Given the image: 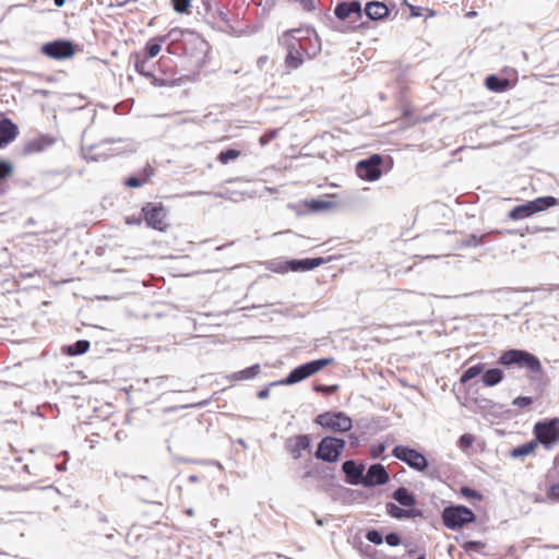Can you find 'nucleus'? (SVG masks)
<instances>
[{
  "label": "nucleus",
  "instance_id": "nucleus-1",
  "mask_svg": "<svg viewBox=\"0 0 559 559\" xmlns=\"http://www.w3.org/2000/svg\"><path fill=\"white\" fill-rule=\"evenodd\" d=\"M499 364L506 367L518 366L525 368L532 378H539L543 374L540 360L533 354L522 349H509L501 354Z\"/></svg>",
  "mask_w": 559,
  "mask_h": 559
},
{
  "label": "nucleus",
  "instance_id": "nucleus-2",
  "mask_svg": "<svg viewBox=\"0 0 559 559\" xmlns=\"http://www.w3.org/2000/svg\"><path fill=\"white\" fill-rule=\"evenodd\" d=\"M141 213L147 227L160 233L169 228L168 210L162 202H147Z\"/></svg>",
  "mask_w": 559,
  "mask_h": 559
},
{
  "label": "nucleus",
  "instance_id": "nucleus-3",
  "mask_svg": "<svg viewBox=\"0 0 559 559\" xmlns=\"http://www.w3.org/2000/svg\"><path fill=\"white\" fill-rule=\"evenodd\" d=\"M557 199L554 197H539L535 200L527 201L524 204L518 205L513 207L509 214L508 217L512 221H520L527 217H531L532 215L543 212L549 207H552L557 205Z\"/></svg>",
  "mask_w": 559,
  "mask_h": 559
},
{
  "label": "nucleus",
  "instance_id": "nucleus-4",
  "mask_svg": "<svg viewBox=\"0 0 559 559\" xmlns=\"http://www.w3.org/2000/svg\"><path fill=\"white\" fill-rule=\"evenodd\" d=\"M442 522L450 530L461 528L476 520L475 513L464 506H451L443 509Z\"/></svg>",
  "mask_w": 559,
  "mask_h": 559
},
{
  "label": "nucleus",
  "instance_id": "nucleus-5",
  "mask_svg": "<svg viewBox=\"0 0 559 559\" xmlns=\"http://www.w3.org/2000/svg\"><path fill=\"white\" fill-rule=\"evenodd\" d=\"M334 362V358L332 357H324L321 359L312 360L307 364H304L301 366L296 367L293 369L285 380L282 381L283 384H295L297 382H300L317 372L321 371L323 368L332 365Z\"/></svg>",
  "mask_w": 559,
  "mask_h": 559
},
{
  "label": "nucleus",
  "instance_id": "nucleus-6",
  "mask_svg": "<svg viewBox=\"0 0 559 559\" xmlns=\"http://www.w3.org/2000/svg\"><path fill=\"white\" fill-rule=\"evenodd\" d=\"M314 423L325 430L333 432H347L353 427V420L343 412H325L319 414Z\"/></svg>",
  "mask_w": 559,
  "mask_h": 559
},
{
  "label": "nucleus",
  "instance_id": "nucleus-7",
  "mask_svg": "<svg viewBox=\"0 0 559 559\" xmlns=\"http://www.w3.org/2000/svg\"><path fill=\"white\" fill-rule=\"evenodd\" d=\"M533 431L536 438L535 441L550 449L559 442V418L538 421L535 424Z\"/></svg>",
  "mask_w": 559,
  "mask_h": 559
},
{
  "label": "nucleus",
  "instance_id": "nucleus-8",
  "mask_svg": "<svg viewBox=\"0 0 559 559\" xmlns=\"http://www.w3.org/2000/svg\"><path fill=\"white\" fill-rule=\"evenodd\" d=\"M280 43L287 49L285 57V67L288 70L298 69L305 61V49L301 44L293 36V32H285L280 38Z\"/></svg>",
  "mask_w": 559,
  "mask_h": 559
},
{
  "label": "nucleus",
  "instance_id": "nucleus-9",
  "mask_svg": "<svg viewBox=\"0 0 559 559\" xmlns=\"http://www.w3.org/2000/svg\"><path fill=\"white\" fill-rule=\"evenodd\" d=\"M345 441L335 437H324L318 445L316 457L334 463L338 460L345 449Z\"/></svg>",
  "mask_w": 559,
  "mask_h": 559
},
{
  "label": "nucleus",
  "instance_id": "nucleus-10",
  "mask_svg": "<svg viewBox=\"0 0 559 559\" xmlns=\"http://www.w3.org/2000/svg\"><path fill=\"white\" fill-rule=\"evenodd\" d=\"M392 454L397 460L406 463L411 468L418 472H424L428 466L426 456L415 449L405 445H396L393 449Z\"/></svg>",
  "mask_w": 559,
  "mask_h": 559
},
{
  "label": "nucleus",
  "instance_id": "nucleus-11",
  "mask_svg": "<svg viewBox=\"0 0 559 559\" xmlns=\"http://www.w3.org/2000/svg\"><path fill=\"white\" fill-rule=\"evenodd\" d=\"M382 157L379 154H373L367 159L357 163L356 173L359 178L367 181H376L381 175Z\"/></svg>",
  "mask_w": 559,
  "mask_h": 559
},
{
  "label": "nucleus",
  "instance_id": "nucleus-12",
  "mask_svg": "<svg viewBox=\"0 0 559 559\" xmlns=\"http://www.w3.org/2000/svg\"><path fill=\"white\" fill-rule=\"evenodd\" d=\"M41 52L55 60L72 58L75 55V47L69 40L58 39L43 45Z\"/></svg>",
  "mask_w": 559,
  "mask_h": 559
},
{
  "label": "nucleus",
  "instance_id": "nucleus-13",
  "mask_svg": "<svg viewBox=\"0 0 559 559\" xmlns=\"http://www.w3.org/2000/svg\"><path fill=\"white\" fill-rule=\"evenodd\" d=\"M329 261H331V258H328V259L307 258V259H302V260H290V261H286L284 264H282L277 271L283 272V273L289 272V271L305 272V271L313 270L314 267H318Z\"/></svg>",
  "mask_w": 559,
  "mask_h": 559
},
{
  "label": "nucleus",
  "instance_id": "nucleus-14",
  "mask_svg": "<svg viewBox=\"0 0 559 559\" xmlns=\"http://www.w3.org/2000/svg\"><path fill=\"white\" fill-rule=\"evenodd\" d=\"M158 67L163 71V76L154 78L153 83L159 86H174L178 83L179 79L176 78L174 61L167 57H160Z\"/></svg>",
  "mask_w": 559,
  "mask_h": 559
},
{
  "label": "nucleus",
  "instance_id": "nucleus-15",
  "mask_svg": "<svg viewBox=\"0 0 559 559\" xmlns=\"http://www.w3.org/2000/svg\"><path fill=\"white\" fill-rule=\"evenodd\" d=\"M285 448L295 460H298L304 451L310 452L311 438L308 435L293 436L286 440Z\"/></svg>",
  "mask_w": 559,
  "mask_h": 559
},
{
  "label": "nucleus",
  "instance_id": "nucleus-16",
  "mask_svg": "<svg viewBox=\"0 0 559 559\" xmlns=\"http://www.w3.org/2000/svg\"><path fill=\"white\" fill-rule=\"evenodd\" d=\"M19 134L17 126L9 118H3L0 120V148L5 147Z\"/></svg>",
  "mask_w": 559,
  "mask_h": 559
},
{
  "label": "nucleus",
  "instance_id": "nucleus-17",
  "mask_svg": "<svg viewBox=\"0 0 559 559\" xmlns=\"http://www.w3.org/2000/svg\"><path fill=\"white\" fill-rule=\"evenodd\" d=\"M389 481V474L381 464H373L369 467L364 483L367 486L384 485Z\"/></svg>",
  "mask_w": 559,
  "mask_h": 559
},
{
  "label": "nucleus",
  "instance_id": "nucleus-18",
  "mask_svg": "<svg viewBox=\"0 0 559 559\" xmlns=\"http://www.w3.org/2000/svg\"><path fill=\"white\" fill-rule=\"evenodd\" d=\"M334 13L337 19L346 20L352 14H356L358 19L361 17V5L358 1L343 2L336 5Z\"/></svg>",
  "mask_w": 559,
  "mask_h": 559
},
{
  "label": "nucleus",
  "instance_id": "nucleus-19",
  "mask_svg": "<svg viewBox=\"0 0 559 559\" xmlns=\"http://www.w3.org/2000/svg\"><path fill=\"white\" fill-rule=\"evenodd\" d=\"M53 140L46 135H40L26 142L23 146V153L25 155L40 153L52 145Z\"/></svg>",
  "mask_w": 559,
  "mask_h": 559
},
{
  "label": "nucleus",
  "instance_id": "nucleus-20",
  "mask_svg": "<svg viewBox=\"0 0 559 559\" xmlns=\"http://www.w3.org/2000/svg\"><path fill=\"white\" fill-rule=\"evenodd\" d=\"M334 198V194H330L326 195L325 199H312L310 201H306L305 205L311 212L328 211L336 207V202L332 200Z\"/></svg>",
  "mask_w": 559,
  "mask_h": 559
},
{
  "label": "nucleus",
  "instance_id": "nucleus-21",
  "mask_svg": "<svg viewBox=\"0 0 559 559\" xmlns=\"http://www.w3.org/2000/svg\"><path fill=\"white\" fill-rule=\"evenodd\" d=\"M342 468L349 484L356 485L359 483L364 471L361 465H357L356 462L349 460L343 463Z\"/></svg>",
  "mask_w": 559,
  "mask_h": 559
},
{
  "label": "nucleus",
  "instance_id": "nucleus-22",
  "mask_svg": "<svg viewBox=\"0 0 559 559\" xmlns=\"http://www.w3.org/2000/svg\"><path fill=\"white\" fill-rule=\"evenodd\" d=\"M366 14L371 20H381L388 16L389 9L388 7L378 1L368 2L365 8Z\"/></svg>",
  "mask_w": 559,
  "mask_h": 559
},
{
  "label": "nucleus",
  "instance_id": "nucleus-23",
  "mask_svg": "<svg viewBox=\"0 0 559 559\" xmlns=\"http://www.w3.org/2000/svg\"><path fill=\"white\" fill-rule=\"evenodd\" d=\"M261 372L259 364L252 365L251 367L245 368L240 371L234 372L227 377L229 381L239 382L255 378Z\"/></svg>",
  "mask_w": 559,
  "mask_h": 559
},
{
  "label": "nucleus",
  "instance_id": "nucleus-24",
  "mask_svg": "<svg viewBox=\"0 0 559 559\" xmlns=\"http://www.w3.org/2000/svg\"><path fill=\"white\" fill-rule=\"evenodd\" d=\"M504 378V373L499 368H491L484 370L481 381L485 386H495L499 384Z\"/></svg>",
  "mask_w": 559,
  "mask_h": 559
},
{
  "label": "nucleus",
  "instance_id": "nucleus-25",
  "mask_svg": "<svg viewBox=\"0 0 559 559\" xmlns=\"http://www.w3.org/2000/svg\"><path fill=\"white\" fill-rule=\"evenodd\" d=\"M485 86L496 93L504 92L510 86V81L508 79H500L497 75H489L485 80Z\"/></svg>",
  "mask_w": 559,
  "mask_h": 559
},
{
  "label": "nucleus",
  "instance_id": "nucleus-26",
  "mask_svg": "<svg viewBox=\"0 0 559 559\" xmlns=\"http://www.w3.org/2000/svg\"><path fill=\"white\" fill-rule=\"evenodd\" d=\"M134 58V68L136 72L145 78H155L147 68V61L150 58H147L145 55L141 52H136L133 55Z\"/></svg>",
  "mask_w": 559,
  "mask_h": 559
},
{
  "label": "nucleus",
  "instance_id": "nucleus-27",
  "mask_svg": "<svg viewBox=\"0 0 559 559\" xmlns=\"http://www.w3.org/2000/svg\"><path fill=\"white\" fill-rule=\"evenodd\" d=\"M393 498L404 507H413L416 503L414 496L404 487L397 488L393 493Z\"/></svg>",
  "mask_w": 559,
  "mask_h": 559
},
{
  "label": "nucleus",
  "instance_id": "nucleus-28",
  "mask_svg": "<svg viewBox=\"0 0 559 559\" xmlns=\"http://www.w3.org/2000/svg\"><path fill=\"white\" fill-rule=\"evenodd\" d=\"M165 40V37H155L150 39L144 48L143 55L147 58L156 57L162 50V43Z\"/></svg>",
  "mask_w": 559,
  "mask_h": 559
},
{
  "label": "nucleus",
  "instance_id": "nucleus-29",
  "mask_svg": "<svg viewBox=\"0 0 559 559\" xmlns=\"http://www.w3.org/2000/svg\"><path fill=\"white\" fill-rule=\"evenodd\" d=\"M537 448V442L532 440L527 443L521 444L514 449L511 450L510 456L511 457H521V456H527L535 452Z\"/></svg>",
  "mask_w": 559,
  "mask_h": 559
},
{
  "label": "nucleus",
  "instance_id": "nucleus-30",
  "mask_svg": "<svg viewBox=\"0 0 559 559\" xmlns=\"http://www.w3.org/2000/svg\"><path fill=\"white\" fill-rule=\"evenodd\" d=\"M485 370V364H477L464 371V373L460 378L461 384H466L472 379L476 378L477 376L481 374Z\"/></svg>",
  "mask_w": 559,
  "mask_h": 559
},
{
  "label": "nucleus",
  "instance_id": "nucleus-31",
  "mask_svg": "<svg viewBox=\"0 0 559 559\" xmlns=\"http://www.w3.org/2000/svg\"><path fill=\"white\" fill-rule=\"evenodd\" d=\"M241 151L239 150H236V148H228V150H225V151H222L216 159L219 164L222 165H227L229 164L230 162H234L236 160L237 158H239L241 156Z\"/></svg>",
  "mask_w": 559,
  "mask_h": 559
},
{
  "label": "nucleus",
  "instance_id": "nucleus-32",
  "mask_svg": "<svg viewBox=\"0 0 559 559\" xmlns=\"http://www.w3.org/2000/svg\"><path fill=\"white\" fill-rule=\"evenodd\" d=\"M386 512L395 519H403V518H411L415 515L414 510H404L397 507L394 503H388L386 504Z\"/></svg>",
  "mask_w": 559,
  "mask_h": 559
},
{
  "label": "nucleus",
  "instance_id": "nucleus-33",
  "mask_svg": "<svg viewBox=\"0 0 559 559\" xmlns=\"http://www.w3.org/2000/svg\"><path fill=\"white\" fill-rule=\"evenodd\" d=\"M462 548L465 552L472 554V552H483L486 548V544L479 540H468L464 542L462 544Z\"/></svg>",
  "mask_w": 559,
  "mask_h": 559
},
{
  "label": "nucleus",
  "instance_id": "nucleus-34",
  "mask_svg": "<svg viewBox=\"0 0 559 559\" xmlns=\"http://www.w3.org/2000/svg\"><path fill=\"white\" fill-rule=\"evenodd\" d=\"M90 342L85 340H80L75 342L73 345L69 346L68 353L70 355H81L88 350Z\"/></svg>",
  "mask_w": 559,
  "mask_h": 559
},
{
  "label": "nucleus",
  "instance_id": "nucleus-35",
  "mask_svg": "<svg viewBox=\"0 0 559 559\" xmlns=\"http://www.w3.org/2000/svg\"><path fill=\"white\" fill-rule=\"evenodd\" d=\"M281 129L266 130L260 138L259 143L261 146L267 145L270 142L275 140L280 134Z\"/></svg>",
  "mask_w": 559,
  "mask_h": 559
},
{
  "label": "nucleus",
  "instance_id": "nucleus-36",
  "mask_svg": "<svg viewBox=\"0 0 559 559\" xmlns=\"http://www.w3.org/2000/svg\"><path fill=\"white\" fill-rule=\"evenodd\" d=\"M13 170L14 168L11 162L0 159V180L12 176Z\"/></svg>",
  "mask_w": 559,
  "mask_h": 559
},
{
  "label": "nucleus",
  "instance_id": "nucleus-37",
  "mask_svg": "<svg viewBox=\"0 0 559 559\" xmlns=\"http://www.w3.org/2000/svg\"><path fill=\"white\" fill-rule=\"evenodd\" d=\"M174 10L178 13H186L190 8V0H171Z\"/></svg>",
  "mask_w": 559,
  "mask_h": 559
},
{
  "label": "nucleus",
  "instance_id": "nucleus-38",
  "mask_svg": "<svg viewBox=\"0 0 559 559\" xmlns=\"http://www.w3.org/2000/svg\"><path fill=\"white\" fill-rule=\"evenodd\" d=\"M475 441V437L469 433L462 435L459 439V447L462 450H467Z\"/></svg>",
  "mask_w": 559,
  "mask_h": 559
},
{
  "label": "nucleus",
  "instance_id": "nucleus-39",
  "mask_svg": "<svg viewBox=\"0 0 559 559\" xmlns=\"http://www.w3.org/2000/svg\"><path fill=\"white\" fill-rule=\"evenodd\" d=\"M145 183H147V179L142 178L141 176L140 177H129L126 180V186L129 188H139Z\"/></svg>",
  "mask_w": 559,
  "mask_h": 559
},
{
  "label": "nucleus",
  "instance_id": "nucleus-40",
  "mask_svg": "<svg viewBox=\"0 0 559 559\" xmlns=\"http://www.w3.org/2000/svg\"><path fill=\"white\" fill-rule=\"evenodd\" d=\"M461 495L467 499H477V500H480L481 499V495L469 488V487H462L461 490H460Z\"/></svg>",
  "mask_w": 559,
  "mask_h": 559
},
{
  "label": "nucleus",
  "instance_id": "nucleus-41",
  "mask_svg": "<svg viewBox=\"0 0 559 559\" xmlns=\"http://www.w3.org/2000/svg\"><path fill=\"white\" fill-rule=\"evenodd\" d=\"M512 404L520 408L527 407L533 404V399L530 396H518L513 400Z\"/></svg>",
  "mask_w": 559,
  "mask_h": 559
},
{
  "label": "nucleus",
  "instance_id": "nucleus-42",
  "mask_svg": "<svg viewBox=\"0 0 559 559\" xmlns=\"http://www.w3.org/2000/svg\"><path fill=\"white\" fill-rule=\"evenodd\" d=\"M366 538L376 545H380L383 542L382 535L376 530L368 531Z\"/></svg>",
  "mask_w": 559,
  "mask_h": 559
},
{
  "label": "nucleus",
  "instance_id": "nucleus-43",
  "mask_svg": "<svg viewBox=\"0 0 559 559\" xmlns=\"http://www.w3.org/2000/svg\"><path fill=\"white\" fill-rule=\"evenodd\" d=\"M316 392L325 393V394H333L338 390V385H316L314 388Z\"/></svg>",
  "mask_w": 559,
  "mask_h": 559
},
{
  "label": "nucleus",
  "instance_id": "nucleus-44",
  "mask_svg": "<svg viewBox=\"0 0 559 559\" xmlns=\"http://www.w3.org/2000/svg\"><path fill=\"white\" fill-rule=\"evenodd\" d=\"M384 451H385V444H383V443L374 444L370 449V455L373 459H377V457L381 456Z\"/></svg>",
  "mask_w": 559,
  "mask_h": 559
},
{
  "label": "nucleus",
  "instance_id": "nucleus-45",
  "mask_svg": "<svg viewBox=\"0 0 559 559\" xmlns=\"http://www.w3.org/2000/svg\"><path fill=\"white\" fill-rule=\"evenodd\" d=\"M385 542L390 546H399L401 544V537L396 533H390L385 536Z\"/></svg>",
  "mask_w": 559,
  "mask_h": 559
},
{
  "label": "nucleus",
  "instance_id": "nucleus-46",
  "mask_svg": "<svg viewBox=\"0 0 559 559\" xmlns=\"http://www.w3.org/2000/svg\"><path fill=\"white\" fill-rule=\"evenodd\" d=\"M155 174V169L154 167H152L151 165H146L143 170L141 171V177L142 178H146L147 179V182L150 181V179L154 176Z\"/></svg>",
  "mask_w": 559,
  "mask_h": 559
},
{
  "label": "nucleus",
  "instance_id": "nucleus-47",
  "mask_svg": "<svg viewBox=\"0 0 559 559\" xmlns=\"http://www.w3.org/2000/svg\"><path fill=\"white\" fill-rule=\"evenodd\" d=\"M402 116L405 119H409L413 116V108L409 105L403 106Z\"/></svg>",
  "mask_w": 559,
  "mask_h": 559
},
{
  "label": "nucleus",
  "instance_id": "nucleus-48",
  "mask_svg": "<svg viewBox=\"0 0 559 559\" xmlns=\"http://www.w3.org/2000/svg\"><path fill=\"white\" fill-rule=\"evenodd\" d=\"M549 493H550L551 497L559 498V483L558 484H554L550 487Z\"/></svg>",
  "mask_w": 559,
  "mask_h": 559
},
{
  "label": "nucleus",
  "instance_id": "nucleus-49",
  "mask_svg": "<svg viewBox=\"0 0 559 559\" xmlns=\"http://www.w3.org/2000/svg\"><path fill=\"white\" fill-rule=\"evenodd\" d=\"M0 469L3 471V472H7V471L11 469V467L9 465H7V464H1L0 465Z\"/></svg>",
  "mask_w": 559,
  "mask_h": 559
},
{
  "label": "nucleus",
  "instance_id": "nucleus-50",
  "mask_svg": "<svg viewBox=\"0 0 559 559\" xmlns=\"http://www.w3.org/2000/svg\"><path fill=\"white\" fill-rule=\"evenodd\" d=\"M53 1L57 7H62L66 2V0H53Z\"/></svg>",
  "mask_w": 559,
  "mask_h": 559
},
{
  "label": "nucleus",
  "instance_id": "nucleus-51",
  "mask_svg": "<svg viewBox=\"0 0 559 559\" xmlns=\"http://www.w3.org/2000/svg\"><path fill=\"white\" fill-rule=\"evenodd\" d=\"M189 480L192 483H195L199 480V477L197 475H191V476H189Z\"/></svg>",
  "mask_w": 559,
  "mask_h": 559
},
{
  "label": "nucleus",
  "instance_id": "nucleus-52",
  "mask_svg": "<svg viewBox=\"0 0 559 559\" xmlns=\"http://www.w3.org/2000/svg\"><path fill=\"white\" fill-rule=\"evenodd\" d=\"M267 394H269V393H267V391H260V392H259V394H258V396H259V397H266V396H267Z\"/></svg>",
  "mask_w": 559,
  "mask_h": 559
},
{
  "label": "nucleus",
  "instance_id": "nucleus-53",
  "mask_svg": "<svg viewBox=\"0 0 559 559\" xmlns=\"http://www.w3.org/2000/svg\"><path fill=\"white\" fill-rule=\"evenodd\" d=\"M186 513H187L189 516H192V515H193V510L189 509V510H187V512H186Z\"/></svg>",
  "mask_w": 559,
  "mask_h": 559
},
{
  "label": "nucleus",
  "instance_id": "nucleus-54",
  "mask_svg": "<svg viewBox=\"0 0 559 559\" xmlns=\"http://www.w3.org/2000/svg\"><path fill=\"white\" fill-rule=\"evenodd\" d=\"M9 485H10V479H8V480H7V483H5V484H2L1 486H2V487H5V486H9Z\"/></svg>",
  "mask_w": 559,
  "mask_h": 559
},
{
  "label": "nucleus",
  "instance_id": "nucleus-55",
  "mask_svg": "<svg viewBox=\"0 0 559 559\" xmlns=\"http://www.w3.org/2000/svg\"><path fill=\"white\" fill-rule=\"evenodd\" d=\"M413 14H414L415 16H418V15H419V13H417V10H414Z\"/></svg>",
  "mask_w": 559,
  "mask_h": 559
},
{
  "label": "nucleus",
  "instance_id": "nucleus-56",
  "mask_svg": "<svg viewBox=\"0 0 559 559\" xmlns=\"http://www.w3.org/2000/svg\"><path fill=\"white\" fill-rule=\"evenodd\" d=\"M413 14H414L415 16H418V15H419V13H417V10H414Z\"/></svg>",
  "mask_w": 559,
  "mask_h": 559
},
{
  "label": "nucleus",
  "instance_id": "nucleus-57",
  "mask_svg": "<svg viewBox=\"0 0 559 559\" xmlns=\"http://www.w3.org/2000/svg\"><path fill=\"white\" fill-rule=\"evenodd\" d=\"M417 559H426V558H425V556H420V557H419V558H417Z\"/></svg>",
  "mask_w": 559,
  "mask_h": 559
}]
</instances>
